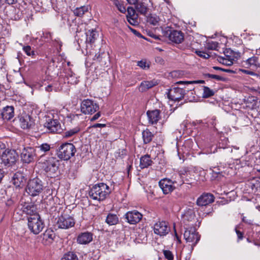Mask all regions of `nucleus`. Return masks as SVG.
Masks as SVG:
<instances>
[{
  "label": "nucleus",
  "mask_w": 260,
  "mask_h": 260,
  "mask_svg": "<svg viewBox=\"0 0 260 260\" xmlns=\"http://www.w3.org/2000/svg\"><path fill=\"white\" fill-rule=\"evenodd\" d=\"M111 192V190L106 184L101 183L94 185L89 190L88 194L93 200H104Z\"/></svg>",
  "instance_id": "nucleus-1"
},
{
  "label": "nucleus",
  "mask_w": 260,
  "mask_h": 260,
  "mask_svg": "<svg viewBox=\"0 0 260 260\" xmlns=\"http://www.w3.org/2000/svg\"><path fill=\"white\" fill-rule=\"evenodd\" d=\"M44 184L42 181L36 177L30 179L25 188L26 192L32 197L39 196L43 190Z\"/></svg>",
  "instance_id": "nucleus-2"
},
{
  "label": "nucleus",
  "mask_w": 260,
  "mask_h": 260,
  "mask_svg": "<svg viewBox=\"0 0 260 260\" xmlns=\"http://www.w3.org/2000/svg\"><path fill=\"white\" fill-rule=\"evenodd\" d=\"M76 152V149L73 144L64 143L59 147L57 154L59 158L64 160H68L74 156Z\"/></svg>",
  "instance_id": "nucleus-3"
},
{
  "label": "nucleus",
  "mask_w": 260,
  "mask_h": 260,
  "mask_svg": "<svg viewBox=\"0 0 260 260\" xmlns=\"http://www.w3.org/2000/svg\"><path fill=\"white\" fill-rule=\"evenodd\" d=\"M28 228L35 235L39 234L43 229L44 224L39 214H34L27 218Z\"/></svg>",
  "instance_id": "nucleus-4"
},
{
  "label": "nucleus",
  "mask_w": 260,
  "mask_h": 260,
  "mask_svg": "<svg viewBox=\"0 0 260 260\" xmlns=\"http://www.w3.org/2000/svg\"><path fill=\"white\" fill-rule=\"evenodd\" d=\"M99 109V105L90 99H85L81 104V111L84 114H92Z\"/></svg>",
  "instance_id": "nucleus-5"
},
{
  "label": "nucleus",
  "mask_w": 260,
  "mask_h": 260,
  "mask_svg": "<svg viewBox=\"0 0 260 260\" xmlns=\"http://www.w3.org/2000/svg\"><path fill=\"white\" fill-rule=\"evenodd\" d=\"M166 94L169 100L174 102L182 100L186 94V91L182 88L174 87L167 90Z\"/></svg>",
  "instance_id": "nucleus-6"
},
{
  "label": "nucleus",
  "mask_w": 260,
  "mask_h": 260,
  "mask_svg": "<svg viewBox=\"0 0 260 260\" xmlns=\"http://www.w3.org/2000/svg\"><path fill=\"white\" fill-rule=\"evenodd\" d=\"M75 219L69 215H61L58 217L56 226L58 229H69L74 226Z\"/></svg>",
  "instance_id": "nucleus-7"
},
{
  "label": "nucleus",
  "mask_w": 260,
  "mask_h": 260,
  "mask_svg": "<svg viewBox=\"0 0 260 260\" xmlns=\"http://www.w3.org/2000/svg\"><path fill=\"white\" fill-rule=\"evenodd\" d=\"M20 156L23 162L29 164L36 158V149L31 147H24L21 152Z\"/></svg>",
  "instance_id": "nucleus-8"
},
{
  "label": "nucleus",
  "mask_w": 260,
  "mask_h": 260,
  "mask_svg": "<svg viewBox=\"0 0 260 260\" xmlns=\"http://www.w3.org/2000/svg\"><path fill=\"white\" fill-rule=\"evenodd\" d=\"M18 153L14 150L7 148L1 159L5 166H10L13 165L18 158Z\"/></svg>",
  "instance_id": "nucleus-9"
},
{
  "label": "nucleus",
  "mask_w": 260,
  "mask_h": 260,
  "mask_svg": "<svg viewBox=\"0 0 260 260\" xmlns=\"http://www.w3.org/2000/svg\"><path fill=\"white\" fill-rule=\"evenodd\" d=\"M184 238L186 242L190 243L194 247L200 239V236L193 228L186 229L184 233Z\"/></svg>",
  "instance_id": "nucleus-10"
},
{
  "label": "nucleus",
  "mask_w": 260,
  "mask_h": 260,
  "mask_svg": "<svg viewBox=\"0 0 260 260\" xmlns=\"http://www.w3.org/2000/svg\"><path fill=\"white\" fill-rule=\"evenodd\" d=\"M44 125L49 133H60L62 130L60 122L56 119H54L50 117L46 118Z\"/></svg>",
  "instance_id": "nucleus-11"
},
{
  "label": "nucleus",
  "mask_w": 260,
  "mask_h": 260,
  "mask_svg": "<svg viewBox=\"0 0 260 260\" xmlns=\"http://www.w3.org/2000/svg\"><path fill=\"white\" fill-rule=\"evenodd\" d=\"M20 126L23 129L31 128L35 124L34 118L29 114L24 112L18 116Z\"/></svg>",
  "instance_id": "nucleus-12"
},
{
  "label": "nucleus",
  "mask_w": 260,
  "mask_h": 260,
  "mask_svg": "<svg viewBox=\"0 0 260 260\" xmlns=\"http://www.w3.org/2000/svg\"><path fill=\"white\" fill-rule=\"evenodd\" d=\"M153 231L154 234L160 236H164L169 233L170 229L167 222L165 221H159L154 224Z\"/></svg>",
  "instance_id": "nucleus-13"
},
{
  "label": "nucleus",
  "mask_w": 260,
  "mask_h": 260,
  "mask_svg": "<svg viewBox=\"0 0 260 260\" xmlns=\"http://www.w3.org/2000/svg\"><path fill=\"white\" fill-rule=\"evenodd\" d=\"M178 180L172 181L170 179L165 178L159 182V186L162 189L164 194H168L171 192L175 188L173 185L174 183L178 184Z\"/></svg>",
  "instance_id": "nucleus-14"
},
{
  "label": "nucleus",
  "mask_w": 260,
  "mask_h": 260,
  "mask_svg": "<svg viewBox=\"0 0 260 260\" xmlns=\"http://www.w3.org/2000/svg\"><path fill=\"white\" fill-rule=\"evenodd\" d=\"M57 161L55 158L53 157H49L48 159L42 162V167L45 172L54 174L58 169Z\"/></svg>",
  "instance_id": "nucleus-15"
},
{
  "label": "nucleus",
  "mask_w": 260,
  "mask_h": 260,
  "mask_svg": "<svg viewBox=\"0 0 260 260\" xmlns=\"http://www.w3.org/2000/svg\"><path fill=\"white\" fill-rule=\"evenodd\" d=\"M124 217L128 223L131 224H135L140 221L143 217V215L137 210L128 211Z\"/></svg>",
  "instance_id": "nucleus-16"
},
{
  "label": "nucleus",
  "mask_w": 260,
  "mask_h": 260,
  "mask_svg": "<svg viewBox=\"0 0 260 260\" xmlns=\"http://www.w3.org/2000/svg\"><path fill=\"white\" fill-rule=\"evenodd\" d=\"M214 196L210 193H204L197 200V204L199 206H206L214 201Z\"/></svg>",
  "instance_id": "nucleus-17"
},
{
  "label": "nucleus",
  "mask_w": 260,
  "mask_h": 260,
  "mask_svg": "<svg viewBox=\"0 0 260 260\" xmlns=\"http://www.w3.org/2000/svg\"><path fill=\"white\" fill-rule=\"evenodd\" d=\"M92 234L90 232L81 233L78 235L77 242L80 244H87L92 240Z\"/></svg>",
  "instance_id": "nucleus-18"
},
{
  "label": "nucleus",
  "mask_w": 260,
  "mask_h": 260,
  "mask_svg": "<svg viewBox=\"0 0 260 260\" xmlns=\"http://www.w3.org/2000/svg\"><path fill=\"white\" fill-rule=\"evenodd\" d=\"M169 39L172 42L179 44L181 43L184 39V35L181 31L172 30L171 31Z\"/></svg>",
  "instance_id": "nucleus-19"
},
{
  "label": "nucleus",
  "mask_w": 260,
  "mask_h": 260,
  "mask_svg": "<svg viewBox=\"0 0 260 260\" xmlns=\"http://www.w3.org/2000/svg\"><path fill=\"white\" fill-rule=\"evenodd\" d=\"M188 175H190V171H189L187 169L184 168L182 170H181L178 175L176 176H178V177L180 178V180L178 181V184L181 185L183 183H185L187 184H190L191 182L189 181V179L186 178Z\"/></svg>",
  "instance_id": "nucleus-20"
},
{
  "label": "nucleus",
  "mask_w": 260,
  "mask_h": 260,
  "mask_svg": "<svg viewBox=\"0 0 260 260\" xmlns=\"http://www.w3.org/2000/svg\"><path fill=\"white\" fill-rule=\"evenodd\" d=\"M55 238V234L50 230H47L43 234V243L45 245H49L53 242Z\"/></svg>",
  "instance_id": "nucleus-21"
},
{
  "label": "nucleus",
  "mask_w": 260,
  "mask_h": 260,
  "mask_svg": "<svg viewBox=\"0 0 260 260\" xmlns=\"http://www.w3.org/2000/svg\"><path fill=\"white\" fill-rule=\"evenodd\" d=\"M94 60L99 62L102 66L108 67L109 57L108 54L104 52L98 53L94 55Z\"/></svg>",
  "instance_id": "nucleus-22"
},
{
  "label": "nucleus",
  "mask_w": 260,
  "mask_h": 260,
  "mask_svg": "<svg viewBox=\"0 0 260 260\" xmlns=\"http://www.w3.org/2000/svg\"><path fill=\"white\" fill-rule=\"evenodd\" d=\"M147 115L149 122L151 124H156L160 118V111L158 110L148 111Z\"/></svg>",
  "instance_id": "nucleus-23"
},
{
  "label": "nucleus",
  "mask_w": 260,
  "mask_h": 260,
  "mask_svg": "<svg viewBox=\"0 0 260 260\" xmlns=\"http://www.w3.org/2000/svg\"><path fill=\"white\" fill-rule=\"evenodd\" d=\"M157 84L158 82L155 80H152L150 81H143L141 83L139 86V90L142 92H145Z\"/></svg>",
  "instance_id": "nucleus-24"
},
{
  "label": "nucleus",
  "mask_w": 260,
  "mask_h": 260,
  "mask_svg": "<svg viewBox=\"0 0 260 260\" xmlns=\"http://www.w3.org/2000/svg\"><path fill=\"white\" fill-rule=\"evenodd\" d=\"M14 107L13 106H7L3 109L2 113V117L4 120H9L14 117Z\"/></svg>",
  "instance_id": "nucleus-25"
},
{
  "label": "nucleus",
  "mask_w": 260,
  "mask_h": 260,
  "mask_svg": "<svg viewBox=\"0 0 260 260\" xmlns=\"http://www.w3.org/2000/svg\"><path fill=\"white\" fill-rule=\"evenodd\" d=\"M152 163L153 161L150 158V156L148 154H146L141 157L139 167L141 169H144L151 166Z\"/></svg>",
  "instance_id": "nucleus-26"
},
{
  "label": "nucleus",
  "mask_w": 260,
  "mask_h": 260,
  "mask_svg": "<svg viewBox=\"0 0 260 260\" xmlns=\"http://www.w3.org/2000/svg\"><path fill=\"white\" fill-rule=\"evenodd\" d=\"M86 35V42L91 44L94 43L99 36L98 32L93 29L87 31Z\"/></svg>",
  "instance_id": "nucleus-27"
},
{
  "label": "nucleus",
  "mask_w": 260,
  "mask_h": 260,
  "mask_svg": "<svg viewBox=\"0 0 260 260\" xmlns=\"http://www.w3.org/2000/svg\"><path fill=\"white\" fill-rule=\"evenodd\" d=\"M244 65L247 68H257L260 67V63L258 61V58L253 56L249 58L244 62Z\"/></svg>",
  "instance_id": "nucleus-28"
},
{
  "label": "nucleus",
  "mask_w": 260,
  "mask_h": 260,
  "mask_svg": "<svg viewBox=\"0 0 260 260\" xmlns=\"http://www.w3.org/2000/svg\"><path fill=\"white\" fill-rule=\"evenodd\" d=\"M24 177L23 174L20 172L16 173L12 178V182L16 187H19L23 183Z\"/></svg>",
  "instance_id": "nucleus-29"
},
{
  "label": "nucleus",
  "mask_w": 260,
  "mask_h": 260,
  "mask_svg": "<svg viewBox=\"0 0 260 260\" xmlns=\"http://www.w3.org/2000/svg\"><path fill=\"white\" fill-rule=\"evenodd\" d=\"M119 222V218L116 214L109 213L106 219V222L109 225L117 224Z\"/></svg>",
  "instance_id": "nucleus-30"
},
{
  "label": "nucleus",
  "mask_w": 260,
  "mask_h": 260,
  "mask_svg": "<svg viewBox=\"0 0 260 260\" xmlns=\"http://www.w3.org/2000/svg\"><path fill=\"white\" fill-rule=\"evenodd\" d=\"M147 22L153 25H157L158 24L160 20L159 17L155 14H150L147 16Z\"/></svg>",
  "instance_id": "nucleus-31"
},
{
  "label": "nucleus",
  "mask_w": 260,
  "mask_h": 260,
  "mask_svg": "<svg viewBox=\"0 0 260 260\" xmlns=\"http://www.w3.org/2000/svg\"><path fill=\"white\" fill-rule=\"evenodd\" d=\"M142 137L144 143L148 144L152 141L154 135L149 129H146L143 132Z\"/></svg>",
  "instance_id": "nucleus-32"
},
{
  "label": "nucleus",
  "mask_w": 260,
  "mask_h": 260,
  "mask_svg": "<svg viewBox=\"0 0 260 260\" xmlns=\"http://www.w3.org/2000/svg\"><path fill=\"white\" fill-rule=\"evenodd\" d=\"M88 11V7L87 6H83L80 7L76 8L74 11V14L77 17H82L83 15Z\"/></svg>",
  "instance_id": "nucleus-33"
},
{
  "label": "nucleus",
  "mask_w": 260,
  "mask_h": 260,
  "mask_svg": "<svg viewBox=\"0 0 260 260\" xmlns=\"http://www.w3.org/2000/svg\"><path fill=\"white\" fill-rule=\"evenodd\" d=\"M23 211L27 214L31 216L34 214H38L36 213V208L32 205H27L24 207Z\"/></svg>",
  "instance_id": "nucleus-34"
},
{
  "label": "nucleus",
  "mask_w": 260,
  "mask_h": 260,
  "mask_svg": "<svg viewBox=\"0 0 260 260\" xmlns=\"http://www.w3.org/2000/svg\"><path fill=\"white\" fill-rule=\"evenodd\" d=\"M80 129L78 127H76L73 129H70L69 131H66L63 133V137L64 138H70L74 135L77 134Z\"/></svg>",
  "instance_id": "nucleus-35"
},
{
  "label": "nucleus",
  "mask_w": 260,
  "mask_h": 260,
  "mask_svg": "<svg viewBox=\"0 0 260 260\" xmlns=\"http://www.w3.org/2000/svg\"><path fill=\"white\" fill-rule=\"evenodd\" d=\"M61 260H78L77 255L73 252L64 254Z\"/></svg>",
  "instance_id": "nucleus-36"
},
{
  "label": "nucleus",
  "mask_w": 260,
  "mask_h": 260,
  "mask_svg": "<svg viewBox=\"0 0 260 260\" xmlns=\"http://www.w3.org/2000/svg\"><path fill=\"white\" fill-rule=\"evenodd\" d=\"M137 11L141 14L145 15L148 11V8L144 3H141L138 4L136 7Z\"/></svg>",
  "instance_id": "nucleus-37"
},
{
  "label": "nucleus",
  "mask_w": 260,
  "mask_h": 260,
  "mask_svg": "<svg viewBox=\"0 0 260 260\" xmlns=\"http://www.w3.org/2000/svg\"><path fill=\"white\" fill-rule=\"evenodd\" d=\"M214 91L208 87L204 86L203 88V96L207 98L214 95Z\"/></svg>",
  "instance_id": "nucleus-38"
},
{
  "label": "nucleus",
  "mask_w": 260,
  "mask_h": 260,
  "mask_svg": "<svg viewBox=\"0 0 260 260\" xmlns=\"http://www.w3.org/2000/svg\"><path fill=\"white\" fill-rule=\"evenodd\" d=\"M116 157L117 159H122L124 158L127 154L126 149H119L117 152H115Z\"/></svg>",
  "instance_id": "nucleus-39"
},
{
  "label": "nucleus",
  "mask_w": 260,
  "mask_h": 260,
  "mask_svg": "<svg viewBox=\"0 0 260 260\" xmlns=\"http://www.w3.org/2000/svg\"><path fill=\"white\" fill-rule=\"evenodd\" d=\"M162 252L166 259L167 260H173L174 255L172 251L169 250H163Z\"/></svg>",
  "instance_id": "nucleus-40"
},
{
  "label": "nucleus",
  "mask_w": 260,
  "mask_h": 260,
  "mask_svg": "<svg viewBox=\"0 0 260 260\" xmlns=\"http://www.w3.org/2000/svg\"><path fill=\"white\" fill-rule=\"evenodd\" d=\"M228 143V139L225 137L221 138L218 143L219 148L225 149L226 148Z\"/></svg>",
  "instance_id": "nucleus-41"
},
{
  "label": "nucleus",
  "mask_w": 260,
  "mask_h": 260,
  "mask_svg": "<svg viewBox=\"0 0 260 260\" xmlns=\"http://www.w3.org/2000/svg\"><path fill=\"white\" fill-rule=\"evenodd\" d=\"M137 66L143 70H148L150 68V64L146 60H140L137 62Z\"/></svg>",
  "instance_id": "nucleus-42"
},
{
  "label": "nucleus",
  "mask_w": 260,
  "mask_h": 260,
  "mask_svg": "<svg viewBox=\"0 0 260 260\" xmlns=\"http://www.w3.org/2000/svg\"><path fill=\"white\" fill-rule=\"evenodd\" d=\"M58 89V87L54 83L49 84L45 87V90L47 92H51L52 91H57Z\"/></svg>",
  "instance_id": "nucleus-43"
},
{
  "label": "nucleus",
  "mask_w": 260,
  "mask_h": 260,
  "mask_svg": "<svg viewBox=\"0 0 260 260\" xmlns=\"http://www.w3.org/2000/svg\"><path fill=\"white\" fill-rule=\"evenodd\" d=\"M50 145L46 143H43L38 147V148L39 149V150L43 152H46L49 151L50 149Z\"/></svg>",
  "instance_id": "nucleus-44"
},
{
  "label": "nucleus",
  "mask_w": 260,
  "mask_h": 260,
  "mask_svg": "<svg viewBox=\"0 0 260 260\" xmlns=\"http://www.w3.org/2000/svg\"><path fill=\"white\" fill-rule=\"evenodd\" d=\"M205 76L209 78L215 79L217 81H224L225 80V78L223 77L211 74H205Z\"/></svg>",
  "instance_id": "nucleus-45"
},
{
  "label": "nucleus",
  "mask_w": 260,
  "mask_h": 260,
  "mask_svg": "<svg viewBox=\"0 0 260 260\" xmlns=\"http://www.w3.org/2000/svg\"><path fill=\"white\" fill-rule=\"evenodd\" d=\"M195 215L191 210H189L184 215V218L188 220H192L194 219Z\"/></svg>",
  "instance_id": "nucleus-46"
},
{
  "label": "nucleus",
  "mask_w": 260,
  "mask_h": 260,
  "mask_svg": "<svg viewBox=\"0 0 260 260\" xmlns=\"http://www.w3.org/2000/svg\"><path fill=\"white\" fill-rule=\"evenodd\" d=\"M23 50L28 56H33L35 55V52L31 49L30 46H23Z\"/></svg>",
  "instance_id": "nucleus-47"
},
{
  "label": "nucleus",
  "mask_w": 260,
  "mask_h": 260,
  "mask_svg": "<svg viewBox=\"0 0 260 260\" xmlns=\"http://www.w3.org/2000/svg\"><path fill=\"white\" fill-rule=\"evenodd\" d=\"M15 11H16V9L12 7H9L8 8H6V14L7 15L8 17L11 19H16V18L15 17V16H13L10 13H9V14H8V12H14Z\"/></svg>",
  "instance_id": "nucleus-48"
},
{
  "label": "nucleus",
  "mask_w": 260,
  "mask_h": 260,
  "mask_svg": "<svg viewBox=\"0 0 260 260\" xmlns=\"http://www.w3.org/2000/svg\"><path fill=\"white\" fill-rule=\"evenodd\" d=\"M114 4L116 5L117 9H118V10L120 12H121V13H123L125 12V11H126L125 8L121 4H120L118 0H116L114 2Z\"/></svg>",
  "instance_id": "nucleus-49"
},
{
  "label": "nucleus",
  "mask_w": 260,
  "mask_h": 260,
  "mask_svg": "<svg viewBox=\"0 0 260 260\" xmlns=\"http://www.w3.org/2000/svg\"><path fill=\"white\" fill-rule=\"evenodd\" d=\"M127 18H137L135 15V11L133 8L128 7L127 8Z\"/></svg>",
  "instance_id": "nucleus-50"
},
{
  "label": "nucleus",
  "mask_w": 260,
  "mask_h": 260,
  "mask_svg": "<svg viewBox=\"0 0 260 260\" xmlns=\"http://www.w3.org/2000/svg\"><path fill=\"white\" fill-rule=\"evenodd\" d=\"M207 123L208 126L211 125L213 127L215 128V126L216 125V118H215V117H212L208 119Z\"/></svg>",
  "instance_id": "nucleus-51"
},
{
  "label": "nucleus",
  "mask_w": 260,
  "mask_h": 260,
  "mask_svg": "<svg viewBox=\"0 0 260 260\" xmlns=\"http://www.w3.org/2000/svg\"><path fill=\"white\" fill-rule=\"evenodd\" d=\"M6 145L4 143L0 142V158L6 151Z\"/></svg>",
  "instance_id": "nucleus-52"
},
{
  "label": "nucleus",
  "mask_w": 260,
  "mask_h": 260,
  "mask_svg": "<svg viewBox=\"0 0 260 260\" xmlns=\"http://www.w3.org/2000/svg\"><path fill=\"white\" fill-rule=\"evenodd\" d=\"M239 71L240 72H241L242 73H243L246 74L254 76H256V77L258 76V75L257 74L253 72H252V71H250L249 70H245V69H240Z\"/></svg>",
  "instance_id": "nucleus-53"
},
{
  "label": "nucleus",
  "mask_w": 260,
  "mask_h": 260,
  "mask_svg": "<svg viewBox=\"0 0 260 260\" xmlns=\"http://www.w3.org/2000/svg\"><path fill=\"white\" fill-rule=\"evenodd\" d=\"M233 58H225L224 60V63L223 64L230 66L233 64Z\"/></svg>",
  "instance_id": "nucleus-54"
},
{
  "label": "nucleus",
  "mask_w": 260,
  "mask_h": 260,
  "mask_svg": "<svg viewBox=\"0 0 260 260\" xmlns=\"http://www.w3.org/2000/svg\"><path fill=\"white\" fill-rule=\"evenodd\" d=\"M196 52H197V54L199 56H200V57H203L204 58H208L210 56V55L208 54L203 52L202 51H197Z\"/></svg>",
  "instance_id": "nucleus-55"
},
{
  "label": "nucleus",
  "mask_w": 260,
  "mask_h": 260,
  "mask_svg": "<svg viewBox=\"0 0 260 260\" xmlns=\"http://www.w3.org/2000/svg\"><path fill=\"white\" fill-rule=\"evenodd\" d=\"M204 81L203 80H198V81H185V82H183V81H179L178 82H177V83H186V84H192V83H204Z\"/></svg>",
  "instance_id": "nucleus-56"
},
{
  "label": "nucleus",
  "mask_w": 260,
  "mask_h": 260,
  "mask_svg": "<svg viewBox=\"0 0 260 260\" xmlns=\"http://www.w3.org/2000/svg\"><path fill=\"white\" fill-rule=\"evenodd\" d=\"M235 231L237 235L238 240H242L243 238V233L241 232L240 231L237 230V228L236 227L235 228Z\"/></svg>",
  "instance_id": "nucleus-57"
},
{
  "label": "nucleus",
  "mask_w": 260,
  "mask_h": 260,
  "mask_svg": "<svg viewBox=\"0 0 260 260\" xmlns=\"http://www.w3.org/2000/svg\"><path fill=\"white\" fill-rule=\"evenodd\" d=\"M174 240L177 241L178 244L181 243L180 237L177 234L176 230H174Z\"/></svg>",
  "instance_id": "nucleus-58"
},
{
  "label": "nucleus",
  "mask_w": 260,
  "mask_h": 260,
  "mask_svg": "<svg viewBox=\"0 0 260 260\" xmlns=\"http://www.w3.org/2000/svg\"><path fill=\"white\" fill-rule=\"evenodd\" d=\"M242 220L243 222H244L245 223H247L248 224H252V221L251 219H247L246 217L245 216L242 217Z\"/></svg>",
  "instance_id": "nucleus-59"
},
{
  "label": "nucleus",
  "mask_w": 260,
  "mask_h": 260,
  "mask_svg": "<svg viewBox=\"0 0 260 260\" xmlns=\"http://www.w3.org/2000/svg\"><path fill=\"white\" fill-rule=\"evenodd\" d=\"M229 52H230V54L232 53V51L231 50H226L224 52V55L225 56V57L226 58H233V57L232 56H231L230 54H228Z\"/></svg>",
  "instance_id": "nucleus-60"
},
{
  "label": "nucleus",
  "mask_w": 260,
  "mask_h": 260,
  "mask_svg": "<svg viewBox=\"0 0 260 260\" xmlns=\"http://www.w3.org/2000/svg\"><path fill=\"white\" fill-rule=\"evenodd\" d=\"M101 116V113L100 112H98V113H96L91 118V121H94L96 119H98Z\"/></svg>",
  "instance_id": "nucleus-61"
},
{
  "label": "nucleus",
  "mask_w": 260,
  "mask_h": 260,
  "mask_svg": "<svg viewBox=\"0 0 260 260\" xmlns=\"http://www.w3.org/2000/svg\"><path fill=\"white\" fill-rule=\"evenodd\" d=\"M106 124H103V123H95L94 124L92 127L93 128H96V127H106Z\"/></svg>",
  "instance_id": "nucleus-62"
},
{
  "label": "nucleus",
  "mask_w": 260,
  "mask_h": 260,
  "mask_svg": "<svg viewBox=\"0 0 260 260\" xmlns=\"http://www.w3.org/2000/svg\"><path fill=\"white\" fill-rule=\"evenodd\" d=\"M44 37L47 39H52V34L48 32L44 34Z\"/></svg>",
  "instance_id": "nucleus-63"
},
{
  "label": "nucleus",
  "mask_w": 260,
  "mask_h": 260,
  "mask_svg": "<svg viewBox=\"0 0 260 260\" xmlns=\"http://www.w3.org/2000/svg\"><path fill=\"white\" fill-rule=\"evenodd\" d=\"M225 58V57H223V56H218L217 59L219 62H220V63L223 64Z\"/></svg>",
  "instance_id": "nucleus-64"
}]
</instances>
